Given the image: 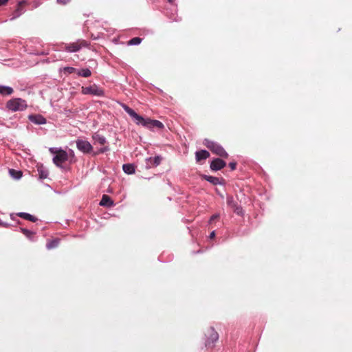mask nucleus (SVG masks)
Returning a JSON list of instances; mask_svg holds the SVG:
<instances>
[{
    "mask_svg": "<svg viewBox=\"0 0 352 352\" xmlns=\"http://www.w3.org/2000/svg\"><path fill=\"white\" fill-rule=\"evenodd\" d=\"M77 148L83 154H91L94 152L91 143L83 139H78L76 141Z\"/></svg>",
    "mask_w": 352,
    "mask_h": 352,
    "instance_id": "obj_6",
    "label": "nucleus"
},
{
    "mask_svg": "<svg viewBox=\"0 0 352 352\" xmlns=\"http://www.w3.org/2000/svg\"><path fill=\"white\" fill-rule=\"evenodd\" d=\"M130 116L134 120L136 124L141 125L142 126H145L147 118L139 115L135 111Z\"/></svg>",
    "mask_w": 352,
    "mask_h": 352,
    "instance_id": "obj_16",
    "label": "nucleus"
},
{
    "mask_svg": "<svg viewBox=\"0 0 352 352\" xmlns=\"http://www.w3.org/2000/svg\"><path fill=\"white\" fill-rule=\"evenodd\" d=\"M6 107L12 112L23 111L28 107V104L27 102L22 98H14L9 100L6 102Z\"/></svg>",
    "mask_w": 352,
    "mask_h": 352,
    "instance_id": "obj_2",
    "label": "nucleus"
},
{
    "mask_svg": "<svg viewBox=\"0 0 352 352\" xmlns=\"http://www.w3.org/2000/svg\"><path fill=\"white\" fill-rule=\"evenodd\" d=\"M216 192L221 197L223 198V195L219 191L217 188H216Z\"/></svg>",
    "mask_w": 352,
    "mask_h": 352,
    "instance_id": "obj_40",
    "label": "nucleus"
},
{
    "mask_svg": "<svg viewBox=\"0 0 352 352\" xmlns=\"http://www.w3.org/2000/svg\"><path fill=\"white\" fill-rule=\"evenodd\" d=\"M219 217H220L219 213H215V214H212L208 221V223H212L213 221L218 219Z\"/></svg>",
    "mask_w": 352,
    "mask_h": 352,
    "instance_id": "obj_33",
    "label": "nucleus"
},
{
    "mask_svg": "<svg viewBox=\"0 0 352 352\" xmlns=\"http://www.w3.org/2000/svg\"><path fill=\"white\" fill-rule=\"evenodd\" d=\"M36 54L37 55H46V54H47V53H45V52H41L40 53H37Z\"/></svg>",
    "mask_w": 352,
    "mask_h": 352,
    "instance_id": "obj_41",
    "label": "nucleus"
},
{
    "mask_svg": "<svg viewBox=\"0 0 352 352\" xmlns=\"http://www.w3.org/2000/svg\"><path fill=\"white\" fill-rule=\"evenodd\" d=\"M228 166H229L230 168L231 169V170H234L236 168V162H230L228 164Z\"/></svg>",
    "mask_w": 352,
    "mask_h": 352,
    "instance_id": "obj_35",
    "label": "nucleus"
},
{
    "mask_svg": "<svg viewBox=\"0 0 352 352\" xmlns=\"http://www.w3.org/2000/svg\"><path fill=\"white\" fill-rule=\"evenodd\" d=\"M25 3H26V1H25V0H21L18 2L17 7L13 12L12 16L10 19L11 20H13V19H15L19 17L23 13L25 12V9L23 7V6Z\"/></svg>",
    "mask_w": 352,
    "mask_h": 352,
    "instance_id": "obj_14",
    "label": "nucleus"
},
{
    "mask_svg": "<svg viewBox=\"0 0 352 352\" xmlns=\"http://www.w3.org/2000/svg\"><path fill=\"white\" fill-rule=\"evenodd\" d=\"M100 206L110 208L115 206L113 199L107 195H103L99 204Z\"/></svg>",
    "mask_w": 352,
    "mask_h": 352,
    "instance_id": "obj_15",
    "label": "nucleus"
},
{
    "mask_svg": "<svg viewBox=\"0 0 352 352\" xmlns=\"http://www.w3.org/2000/svg\"><path fill=\"white\" fill-rule=\"evenodd\" d=\"M199 253H202V251L201 250H199L197 252H193V254H199Z\"/></svg>",
    "mask_w": 352,
    "mask_h": 352,
    "instance_id": "obj_42",
    "label": "nucleus"
},
{
    "mask_svg": "<svg viewBox=\"0 0 352 352\" xmlns=\"http://www.w3.org/2000/svg\"><path fill=\"white\" fill-rule=\"evenodd\" d=\"M215 236H216L215 230H212L210 232V234L208 237H209L210 239H214L215 237Z\"/></svg>",
    "mask_w": 352,
    "mask_h": 352,
    "instance_id": "obj_38",
    "label": "nucleus"
},
{
    "mask_svg": "<svg viewBox=\"0 0 352 352\" xmlns=\"http://www.w3.org/2000/svg\"><path fill=\"white\" fill-rule=\"evenodd\" d=\"M60 149H62V148H56V147H51V148H50L49 151L52 154L55 155H56V153H59Z\"/></svg>",
    "mask_w": 352,
    "mask_h": 352,
    "instance_id": "obj_34",
    "label": "nucleus"
},
{
    "mask_svg": "<svg viewBox=\"0 0 352 352\" xmlns=\"http://www.w3.org/2000/svg\"><path fill=\"white\" fill-rule=\"evenodd\" d=\"M89 46L87 41L79 39L76 42L64 44V49L67 52L74 53L80 51L82 47Z\"/></svg>",
    "mask_w": 352,
    "mask_h": 352,
    "instance_id": "obj_4",
    "label": "nucleus"
},
{
    "mask_svg": "<svg viewBox=\"0 0 352 352\" xmlns=\"http://www.w3.org/2000/svg\"><path fill=\"white\" fill-rule=\"evenodd\" d=\"M69 151H70L71 153H72V154H74L73 150L70 149Z\"/></svg>",
    "mask_w": 352,
    "mask_h": 352,
    "instance_id": "obj_43",
    "label": "nucleus"
},
{
    "mask_svg": "<svg viewBox=\"0 0 352 352\" xmlns=\"http://www.w3.org/2000/svg\"><path fill=\"white\" fill-rule=\"evenodd\" d=\"M234 212L239 216L243 217L244 215V210L240 205H237L234 208Z\"/></svg>",
    "mask_w": 352,
    "mask_h": 352,
    "instance_id": "obj_31",
    "label": "nucleus"
},
{
    "mask_svg": "<svg viewBox=\"0 0 352 352\" xmlns=\"http://www.w3.org/2000/svg\"><path fill=\"white\" fill-rule=\"evenodd\" d=\"M28 120L37 125L45 124L47 122L46 118L41 114H30L28 116Z\"/></svg>",
    "mask_w": 352,
    "mask_h": 352,
    "instance_id": "obj_12",
    "label": "nucleus"
},
{
    "mask_svg": "<svg viewBox=\"0 0 352 352\" xmlns=\"http://www.w3.org/2000/svg\"><path fill=\"white\" fill-rule=\"evenodd\" d=\"M9 0H0V6L5 5Z\"/></svg>",
    "mask_w": 352,
    "mask_h": 352,
    "instance_id": "obj_39",
    "label": "nucleus"
},
{
    "mask_svg": "<svg viewBox=\"0 0 352 352\" xmlns=\"http://www.w3.org/2000/svg\"><path fill=\"white\" fill-rule=\"evenodd\" d=\"M60 239L58 238L54 239L48 241L46 244V248L47 250H52L57 248L59 245Z\"/></svg>",
    "mask_w": 352,
    "mask_h": 352,
    "instance_id": "obj_24",
    "label": "nucleus"
},
{
    "mask_svg": "<svg viewBox=\"0 0 352 352\" xmlns=\"http://www.w3.org/2000/svg\"><path fill=\"white\" fill-rule=\"evenodd\" d=\"M10 224L7 222H4L0 219V227L8 228Z\"/></svg>",
    "mask_w": 352,
    "mask_h": 352,
    "instance_id": "obj_37",
    "label": "nucleus"
},
{
    "mask_svg": "<svg viewBox=\"0 0 352 352\" xmlns=\"http://www.w3.org/2000/svg\"><path fill=\"white\" fill-rule=\"evenodd\" d=\"M161 155H155L154 157H149L146 159V168L150 169L153 167H157L162 162Z\"/></svg>",
    "mask_w": 352,
    "mask_h": 352,
    "instance_id": "obj_10",
    "label": "nucleus"
},
{
    "mask_svg": "<svg viewBox=\"0 0 352 352\" xmlns=\"http://www.w3.org/2000/svg\"><path fill=\"white\" fill-rule=\"evenodd\" d=\"M120 105L122 107V108L124 110L126 113H127L129 116H131L134 110L131 108H130L128 105H126L124 103L119 102Z\"/></svg>",
    "mask_w": 352,
    "mask_h": 352,
    "instance_id": "obj_30",
    "label": "nucleus"
},
{
    "mask_svg": "<svg viewBox=\"0 0 352 352\" xmlns=\"http://www.w3.org/2000/svg\"><path fill=\"white\" fill-rule=\"evenodd\" d=\"M9 174L12 178L16 180L20 179L23 176V172L14 168L9 169Z\"/></svg>",
    "mask_w": 352,
    "mask_h": 352,
    "instance_id": "obj_23",
    "label": "nucleus"
},
{
    "mask_svg": "<svg viewBox=\"0 0 352 352\" xmlns=\"http://www.w3.org/2000/svg\"><path fill=\"white\" fill-rule=\"evenodd\" d=\"M210 157V153L206 149H201L195 152V160L197 162L205 160Z\"/></svg>",
    "mask_w": 352,
    "mask_h": 352,
    "instance_id": "obj_17",
    "label": "nucleus"
},
{
    "mask_svg": "<svg viewBox=\"0 0 352 352\" xmlns=\"http://www.w3.org/2000/svg\"><path fill=\"white\" fill-rule=\"evenodd\" d=\"M54 164L64 171L67 170V168L62 164L68 160V153L63 149H60L59 153L53 157Z\"/></svg>",
    "mask_w": 352,
    "mask_h": 352,
    "instance_id": "obj_5",
    "label": "nucleus"
},
{
    "mask_svg": "<svg viewBox=\"0 0 352 352\" xmlns=\"http://www.w3.org/2000/svg\"><path fill=\"white\" fill-rule=\"evenodd\" d=\"M82 94L85 95H91L98 97H102L104 96V91L102 89L98 87L96 85L82 87Z\"/></svg>",
    "mask_w": 352,
    "mask_h": 352,
    "instance_id": "obj_7",
    "label": "nucleus"
},
{
    "mask_svg": "<svg viewBox=\"0 0 352 352\" xmlns=\"http://www.w3.org/2000/svg\"><path fill=\"white\" fill-rule=\"evenodd\" d=\"M77 74L79 76L87 78L91 75V72L89 68H82L80 69L77 70Z\"/></svg>",
    "mask_w": 352,
    "mask_h": 352,
    "instance_id": "obj_26",
    "label": "nucleus"
},
{
    "mask_svg": "<svg viewBox=\"0 0 352 352\" xmlns=\"http://www.w3.org/2000/svg\"><path fill=\"white\" fill-rule=\"evenodd\" d=\"M226 166V162L221 158H214L210 164V168L212 171H218Z\"/></svg>",
    "mask_w": 352,
    "mask_h": 352,
    "instance_id": "obj_9",
    "label": "nucleus"
},
{
    "mask_svg": "<svg viewBox=\"0 0 352 352\" xmlns=\"http://www.w3.org/2000/svg\"><path fill=\"white\" fill-rule=\"evenodd\" d=\"M226 199L227 204L232 208L238 205L237 202L234 199V197L232 195H227Z\"/></svg>",
    "mask_w": 352,
    "mask_h": 352,
    "instance_id": "obj_27",
    "label": "nucleus"
},
{
    "mask_svg": "<svg viewBox=\"0 0 352 352\" xmlns=\"http://www.w3.org/2000/svg\"><path fill=\"white\" fill-rule=\"evenodd\" d=\"M203 144L209 150H210L214 154H216L217 155L223 158L228 157V153L227 151L218 142L210 140L208 138H205L203 141Z\"/></svg>",
    "mask_w": 352,
    "mask_h": 352,
    "instance_id": "obj_1",
    "label": "nucleus"
},
{
    "mask_svg": "<svg viewBox=\"0 0 352 352\" xmlns=\"http://www.w3.org/2000/svg\"><path fill=\"white\" fill-rule=\"evenodd\" d=\"M14 89L12 87L0 85V95L3 96L12 94Z\"/></svg>",
    "mask_w": 352,
    "mask_h": 352,
    "instance_id": "obj_19",
    "label": "nucleus"
},
{
    "mask_svg": "<svg viewBox=\"0 0 352 352\" xmlns=\"http://www.w3.org/2000/svg\"><path fill=\"white\" fill-rule=\"evenodd\" d=\"M37 171L38 173L39 179L41 180L46 179L49 175L48 170L43 165H41L38 167Z\"/></svg>",
    "mask_w": 352,
    "mask_h": 352,
    "instance_id": "obj_22",
    "label": "nucleus"
},
{
    "mask_svg": "<svg viewBox=\"0 0 352 352\" xmlns=\"http://www.w3.org/2000/svg\"><path fill=\"white\" fill-rule=\"evenodd\" d=\"M201 178L208 182L209 183L217 186L221 185L224 186L226 184V181L223 178H219L214 176L208 175H202Z\"/></svg>",
    "mask_w": 352,
    "mask_h": 352,
    "instance_id": "obj_11",
    "label": "nucleus"
},
{
    "mask_svg": "<svg viewBox=\"0 0 352 352\" xmlns=\"http://www.w3.org/2000/svg\"><path fill=\"white\" fill-rule=\"evenodd\" d=\"M20 231L25 236L27 239H28L30 241H34V234L35 232H33L30 230H28L25 228H20Z\"/></svg>",
    "mask_w": 352,
    "mask_h": 352,
    "instance_id": "obj_20",
    "label": "nucleus"
},
{
    "mask_svg": "<svg viewBox=\"0 0 352 352\" xmlns=\"http://www.w3.org/2000/svg\"><path fill=\"white\" fill-rule=\"evenodd\" d=\"M17 216L32 222H36L38 220V219L36 217L25 212H20L17 213Z\"/></svg>",
    "mask_w": 352,
    "mask_h": 352,
    "instance_id": "obj_21",
    "label": "nucleus"
},
{
    "mask_svg": "<svg viewBox=\"0 0 352 352\" xmlns=\"http://www.w3.org/2000/svg\"><path fill=\"white\" fill-rule=\"evenodd\" d=\"M109 150H110L109 146L108 145H107V146H104L103 147L100 148L96 151H94L92 153V155L93 156H96V155H98L99 154L104 153L109 151Z\"/></svg>",
    "mask_w": 352,
    "mask_h": 352,
    "instance_id": "obj_29",
    "label": "nucleus"
},
{
    "mask_svg": "<svg viewBox=\"0 0 352 352\" xmlns=\"http://www.w3.org/2000/svg\"><path fill=\"white\" fill-rule=\"evenodd\" d=\"M135 165L131 163L124 164L122 170L126 175H133L135 172Z\"/></svg>",
    "mask_w": 352,
    "mask_h": 352,
    "instance_id": "obj_18",
    "label": "nucleus"
},
{
    "mask_svg": "<svg viewBox=\"0 0 352 352\" xmlns=\"http://www.w3.org/2000/svg\"><path fill=\"white\" fill-rule=\"evenodd\" d=\"M169 3L171 4L173 6V8H170V12L168 11V8L166 9V14L169 17L170 19H171L173 21L179 22L182 20V18L176 16H173L177 12V4L174 3L175 0H167Z\"/></svg>",
    "mask_w": 352,
    "mask_h": 352,
    "instance_id": "obj_8",
    "label": "nucleus"
},
{
    "mask_svg": "<svg viewBox=\"0 0 352 352\" xmlns=\"http://www.w3.org/2000/svg\"><path fill=\"white\" fill-rule=\"evenodd\" d=\"M63 71L65 73H67L68 74H71L77 71V69L73 67H65L63 68Z\"/></svg>",
    "mask_w": 352,
    "mask_h": 352,
    "instance_id": "obj_32",
    "label": "nucleus"
},
{
    "mask_svg": "<svg viewBox=\"0 0 352 352\" xmlns=\"http://www.w3.org/2000/svg\"><path fill=\"white\" fill-rule=\"evenodd\" d=\"M71 0H56V3L61 5H66L70 2Z\"/></svg>",
    "mask_w": 352,
    "mask_h": 352,
    "instance_id": "obj_36",
    "label": "nucleus"
},
{
    "mask_svg": "<svg viewBox=\"0 0 352 352\" xmlns=\"http://www.w3.org/2000/svg\"><path fill=\"white\" fill-rule=\"evenodd\" d=\"M144 127L153 130L155 128L162 129L164 127V124L159 120H152L147 118Z\"/></svg>",
    "mask_w": 352,
    "mask_h": 352,
    "instance_id": "obj_13",
    "label": "nucleus"
},
{
    "mask_svg": "<svg viewBox=\"0 0 352 352\" xmlns=\"http://www.w3.org/2000/svg\"><path fill=\"white\" fill-rule=\"evenodd\" d=\"M93 139L96 142H97L101 145H104L107 143L106 138L100 134H97V133L94 134L93 135Z\"/></svg>",
    "mask_w": 352,
    "mask_h": 352,
    "instance_id": "obj_25",
    "label": "nucleus"
},
{
    "mask_svg": "<svg viewBox=\"0 0 352 352\" xmlns=\"http://www.w3.org/2000/svg\"><path fill=\"white\" fill-rule=\"evenodd\" d=\"M205 346L208 349H212L219 340V333L215 331L213 327H210L205 332Z\"/></svg>",
    "mask_w": 352,
    "mask_h": 352,
    "instance_id": "obj_3",
    "label": "nucleus"
},
{
    "mask_svg": "<svg viewBox=\"0 0 352 352\" xmlns=\"http://www.w3.org/2000/svg\"><path fill=\"white\" fill-rule=\"evenodd\" d=\"M142 41V38H140V37H133L132 38H131L129 41H128V45H140Z\"/></svg>",
    "mask_w": 352,
    "mask_h": 352,
    "instance_id": "obj_28",
    "label": "nucleus"
}]
</instances>
